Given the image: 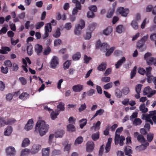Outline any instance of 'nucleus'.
I'll list each match as a JSON object with an SVG mask.
<instances>
[{
  "label": "nucleus",
  "instance_id": "obj_1",
  "mask_svg": "<svg viewBox=\"0 0 156 156\" xmlns=\"http://www.w3.org/2000/svg\"><path fill=\"white\" fill-rule=\"evenodd\" d=\"M49 127V125L46 124L44 121L39 120L36 125L35 131L39 132L40 135L43 136L48 131Z\"/></svg>",
  "mask_w": 156,
  "mask_h": 156
},
{
  "label": "nucleus",
  "instance_id": "obj_2",
  "mask_svg": "<svg viewBox=\"0 0 156 156\" xmlns=\"http://www.w3.org/2000/svg\"><path fill=\"white\" fill-rule=\"evenodd\" d=\"M51 24L52 25L55 26L56 24V21L52 20L50 23H47L44 27V34L42 36L43 39H45L49 36V33L51 32L52 31Z\"/></svg>",
  "mask_w": 156,
  "mask_h": 156
},
{
  "label": "nucleus",
  "instance_id": "obj_3",
  "mask_svg": "<svg viewBox=\"0 0 156 156\" xmlns=\"http://www.w3.org/2000/svg\"><path fill=\"white\" fill-rule=\"evenodd\" d=\"M148 34L144 36L137 42L136 47L139 49V51H143L146 49V46H144V45L148 39Z\"/></svg>",
  "mask_w": 156,
  "mask_h": 156
},
{
  "label": "nucleus",
  "instance_id": "obj_4",
  "mask_svg": "<svg viewBox=\"0 0 156 156\" xmlns=\"http://www.w3.org/2000/svg\"><path fill=\"white\" fill-rule=\"evenodd\" d=\"M85 25V23L84 21L82 19H80L79 23L75 26L74 30V34L77 36L80 35L81 34V30L84 27Z\"/></svg>",
  "mask_w": 156,
  "mask_h": 156
},
{
  "label": "nucleus",
  "instance_id": "obj_5",
  "mask_svg": "<svg viewBox=\"0 0 156 156\" xmlns=\"http://www.w3.org/2000/svg\"><path fill=\"white\" fill-rule=\"evenodd\" d=\"M116 12L117 13L121 14L122 16L126 17L129 12V10L128 9L121 7L117 8Z\"/></svg>",
  "mask_w": 156,
  "mask_h": 156
},
{
  "label": "nucleus",
  "instance_id": "obj_6",
  "mask_svg": "<svg viewBox=\"0 0 156 156\" xmlns=\"http://www.w3.org/2000/svg\"><path fill=\"white\" fill-rule=\"evenodd\" d=\"M58 64V57L56 56H53L50 62V67L52 69H55Z\"/></svg>",
  "mask_w": 156,
  "mask_h": 156
},
{
  "label": "nucleus",
  "instance_id": "obj_7",
  "mask_svg": "<svg viewBox=\"0 0 156 156\" xmlns=\"http://www.w3.org/2000/svg\"><path fill=\"white\" fill-rule=\"evenodd\" d=\"M41 146L40 144H34L30 151V152L32 154L37 153L41 149Z\"/></svg>",
  "mask_w": 156,
  "mask_h": 156
},
{
  "label": "nucleus",
  "instance_id": "obj_8",
  "mask_svg": "<svg viewBox=\"0 0 156 156\" xmlns=\"http://www.w3.org/2000/svg\"><path fill=\"white\" fill-rule=\"evenodd\" d=\"M86 145V151L88 152H92L94 147V142L91 141H89L87 142Z\"/></svg>",
  "mask_w": 156,
  "mask_h": 156
},
{
  "label": "nucleus",
  "instance_id": "obj_9",
  "mask_svg": "<svg viewBox=\"0 0 156 156\" xmlns=\"http://www.w3.org/2000/svg\"><path fill=\"white\" fill-rule=\"evenodd\" d=\"M134 136L136 138L139 142L140 143H144L146 142V140L143 136L141 134H139V133L137 132L134 133Z\"/></svg>",
  "mask_w": 156,
  "mask_h": 156
},
{
  "label": "nucleus",
  "instance_id": "obj_10",
  "mask_svg": "<svg viewBox=\"0 0 156 156\" xmlns=\"http://www.w3.org/2000/svg\"><path fill=\"white\" fill-rule=\"evenodd\" d=\"M5 151L7 156H14L16 153L15 148L12 147H7Z\"/></svg>",
  "mask_w": 156,
  "mask_h": 156
},
{
  "label": "nucleus",
  "instance_id": "obj_11",
  "mask_svg": "<svg viewBox=\"0 0 156 156\" xmlns=\"http://www.w3.org/2000/svg\"><path fill=\"white\" fill-rule=\"evenodd\" d=\"M42 46L39 44H37L34 46V50L37 54L38 55H41L43 51Z\"/></svg>",
  "mask_w": 156,
  "mask_h": 156
},
{
  "label": "nucleus",
  "instance_id": "obj_12",
  "mask_svg": "<svg viewBox=\"0 0 156 156\" xmlns=\"http://www.w3.org/2000/svg\"><path fill=\"white\" fill-rule=\"evenodd\" d=\"M83 86L80 84H78L73 86L72 89L75 92H80L83 89Z\"/></svg>",
  "mask_w": 156,
  "mask_h": 156
},
{
  "label": "nucleus",
  "instance_id": "obj_13",
  "mask_svg": "<svg viewBox=\"0 0 156 156\" xmlns=\"http://www.w3.org/2000/svg\"><path fill=\"white\" fill-rule=\"evenodd\" d=\"M65 133L64 131L61 129L57 130L55 133V137L56 138H62Z\"/></svg>",
  "mask_w": 156,
  "mask_h": 156
},
{
  "label": "nucleus",
  "instance_id": "obj_14",
  "mask_svg": "<svg viewBox=\"0 0 156 156\" xmlns=\"http://www.w3.org/2000/svg\"><path fill=\"white\" fill-rule=\"evenodd\" d=\"M151 118V117L147 115V114H143L142 115V119H145L146 122H149L151 125H153V121Z\"/></svg>",
  "mask_w": 156,
  "mask_h": 156
},
{
  "label": "nucleus",
  "instance_id": "obj_15",
  "mask_svg": "<svg viewBox=\"0 0 156 156\" xmlns=\"http://www.w3.org/2000/svg\"><path fill=\"white\" fill-rule=\"evenodd\" d=\"M33 123L32 119H29L25 126V129L27 131L31 129L33 127Z\"/></svg>",
  "mask_w": 156,
  "mask_h": 156
},
{
  "label": "nucleus",
  "instance_id": "obj_16",
  "mask_svg": "<svg viewBox=\"0 0 156 156\" xmlns=\"http://www.w3.org/2000/svg\"><path fill=\"white\" fill-rule=\"evenodd\" d=\"M12 131V128L11 126H8L5 129L4 131V135L5 136H10Z\"/></svg>",
  "mask_w": 156,
  "mask_h": 156
},
{
  "label": "nucleus",
  "instance_id": "obj_17",
  "mask_svg": "<svg viewBox=\"0 0 156 156\" xmlns=\"http://www.w3.org/2000/svg\"><path fill=\"white\" fill-rule=\"evenodd\" d=\"M107 63L105 62H102L97 67V69L100 71H104L106 68Z\"/></svg>",
  "mask_w": 156,
  "mask_h": 156
},
{
  "label": "nucleus",
  "instance_id": "obj_18",
  "mask_svg": "<svg viewBox=\"0 0 156 156\" xmlns=\"http://www.w3.org/2000/svg\"><path fill=\"white\" fill-rule=\"evenodd\" d=\"M109 48V45L106 42H104L102 44L100 48L101 51L104 52H106Z\"/></svg>",
  "mask_w": 156,
  "mask_h": 156
},
{
  "label": "nucleus",
  "instance_id": "obj_19",
  "mask_svg": "<svg viewBox=\"0 0 156 156\" xmlns=\"http://www.w3.org/2000/svg\"><path fill=\"white\" fill-rule=\"evenodd\" d=\"M114 7L112 8H110L108 11V12L106 14V17L108 18H111L113 16L115 12Z\"/></svg>",
  "mask_w": 156,
  "mask_h": 156
},
{
  "label": "nucleus",
  "instance_id": "obj_20",
  "mask_svg": "<svg viewBox=\"0 0 156 156\" xmlns=\"http://www.w3.org/2000/svg\"><path fill=\"white\" fill-rule=\"evenodd\" d=\"M113 29L111 26H108L103 30V34L105 35L110 34L112 32Z\"/></svg>",
  "mask_w": 156,
  "mask_h": 156
},
{
  "label": "nucleus",
  "instance_id": "obj_21",
  "mask_svg": "<svg viewBox=\"0 0 156 156\" xmlns=\"http://www.w3.org/2000/svg\"><path fill=\"white\" fill-rule=\"evenodd\" d=\"M156 60L155 58L153 57H150L145 60L147 64L150 66L154 64V62Z\"/></svg>",
  "mask_w": 156,
  "mask_h": 156
},
{
  "label": "nucleus",
  "instance_id": "obj_22",
  "mask_svg": "<svg viewBox=\"0 0 156 156\" xmlns=\"http://www.w3.org/2000/svg\"><path fill=\"white\" fill-rule=\"evenodd\" d=\"M125 61L126 58L125 57H122L121 59L118 61L117 63L115 64V68L116 69L119 68L120 66H121Z\"/></svg>",
  "mask_w": 156,
  "mask_h": 156
},
{
  "label": "nucleus",
  "instance_id": "obj_23",
  "mask_svg": "<svg viewBox=\"0 0 156 156\" xmlns=\"http://www.w3.org/2000/svg\"><path fill=\"white\" fill-rule=\"evenodd\" d=\"M1 49H0V53L5 54L7 53V51H11V48L8 47L2 46Z\"/></svg>",
  "mask_w": 156,
  "mask_h": 156
},
{
  "label": "nucleus",
  "instance_id": "obj_24",
  "mask_svg": "<svg viewBox=\"0 0 156 156\" xmlns=\"http://www.w3.org/2000/svg\"><path fill=\"white\" fill-rule=\"evenodd\" d=\"M29 94L26 92L22 93L19 96V98L23 100H25L29 97Z\"/></svg>",
  "mask_w": 156,
  "mask_h": 156
},
{
  "label": "nucleus",
  "instance_id": "obj_25",
  "mask_svg": "<svg viewBox=\"0 0 156 156\" xmlns=\"http://www.w3.org/2000/svg\"><path fill=\"white\" fill-rule=\"evenodd\" d=\"M27 54L29 56H31L33 54V46L30 44H29L27 45Z\"/></svg>",
  "mask_w": 156,
  "mask_h": 156
},
{
  "label": "nucleus",
  "instance_id": "obj_26",
  "mask_svg": "<svg viewBox=\"0 0 156 156\" xmlns=\"http://www.w3.org/2000/svg\"><path fill=\"white\" fill-rule=\"evenodd\" d=\"M30 144V141L27 138H25L23 140L22 144V147H26L28 145Z\"/></svg>",
  "mask_w": 156,
  "mask_h": 156
},
{
  "label": "nucleus",
  "instance_id": "obj_27",
  "mask_svg": "<svg viewBox=\"0 0 156 156\" xmlns=\"http://www.w3.org/2000/svg\"><path fill=\"white\" fill-rule=\"evenodd\" d=\"M67 131L70 133H72L76 131V128L75 126L72 124H69L67 126Z\"/></svg>",
  "mask_w": 156,
  "mask_h": 156
},
{
  "label": "nucleus",
  "instance_id": "obj_28",
  "mask_svg": "<svg viewBox=\"0 0 156 156\" xmlns=\"http://www.w3.org/2000/svg\"><path fill=\"white\" fill-rule=\"evenodd\" d=\"M16 122V120L13 118L8 119L6 121V125H12Z\"/></svg>",
  "mask_w": 156,
  "mask_h": 156
},
{
  "label": "nucleus",
  "instance_id": "obj_29",
  "mask_svg": "<svg viewBox=\"0 0 156 156\" xmlns=\"http://www.w3.org/2000/svg\"><path fill=\"white\" fill-rule=\"evenodd\" d=\"M81 6H76L73 9L72 11V14L76 15L78 12V10L81 9Z\"/></svg>",
  "mask_w": 156,
  "mask_h": 156
},
{
  "label": "nucleus",
  "instance_id": "obj_30",
  "mask_svg": "<svg viewBox=\"0 0 156 156\" xmlns=\"http://www.w3.org/2000/svg\"><path fill=\"white\" fill-rule=\"evenodd\" d=\"M122 92L119 89L117 88L115 90V95L117 98H120L122 96Z\"/></svg>",
  "mask_w": 156,
  "mask_h": 156
},
{
  "label": "nucleus",
  "instance_id": "obj_31",
  "mask_svg": "<svg viewBox=\"0 0 156 156\" xmlns=\"http://www.w3.org/2000/svg\"><path fill=\"white\" fill-rule=\"evenodd\" d=\"M49 147L43 149L42 151V156H49Z\"/></svg>",
  "mask_w": 156,
  "mask_h": 156
},
{
  "label": "nucleus",
  "instance_id": "obj_32",
  "mask_svg": "<svg viewBox=\"0 0 156 156\" xmlns=\"http://www.w3.org/2000/svg\"><path fill=\"white\" fill-rule=\"evenodd\" d=\"M61 34L60 29L58 27L56 29L55 33L52 34V36L54 37L57 38L60 36Z\"/></svg>",
  "mask_w": 156,
  "mask_h": 156
},
{
  "label": "nucleus",
  "instance_id": "obj_33",
  "mask_svg": "<svg viewBox=\"0 0 156 156\" xmlns=\"http://www.w3.org/2000/svg\"><path fill=\"white\" fill-rule=\"evenodd\" d=\"M65 104L62 102H60L59 103V104L57 106V108L59 109V110L58 111H63L65 110Z\"/></svg>",
  "mask_w": 156,
  "mask_h": 156
},
{
  "label": "nucleus",
  "instance_id": "obj_34",
  "mask_svg": "<svg viewBox=\"0 0 156 156\" xmlns=\"http://www.w3.org/2000/svg\"><path fill=\"white\" fill-rule=\"evenodd\" d=\"M87 120L86 119H83L79 121L80 122H83L81 123L80 125V127L81 129H83V127L86 125L87 123Z\"/></svg>",
  "mask_w": 156,
  "mask_h": 156
},
{
  "label": "nucleus",
  "instance_id": "obj_35",
  "mask_svg": "<svg viewBox=\"0 0 156 156\" xmlns=\"http://www.w3.org/2000/svg\"><path fill=\"white\" fill-rule=\"evenodd\" d=\"M116 29V32L119 34L122 33L124 30L123 26L121 25L117 26Z\"/></svg>",
  "mask_w": 156,
  "mask_h": 156
},
{
  "label": "nucleus",
  "instance_id": "obj_36",
  "mask_svg": "<svg viewBox=\"0 0 156 156\" xmlns=\"http://www.w3.org/2000/svg\"><path fill=\"white\" fill-rule=\"evenodd\" d=\"M59 112L57 111V112H55L53 111L51 112L50 114V116L51 119L52 120H55L57 118V116L59 115Z\"/></svg>",
  "mask_w": 156,
  "mask_h": 156
},
{
  "label": "nucleus",
  "instance_id": "obj_37",
  "mask_svg": "<svg viewBox=\"0 0 156 156\" xmlns=\"http://www.w3.org/2000/svg\"><path fill=\"white\" fill-rule=\"evenodd\" d=\"M81 57V54L79 52H77L72 56V59L74 61L79 60Z\"/></svg>",
  "mask_w": 156,
  "mask_h": 156
},
{
  "label": "nucleus",
  "instance_id": "obj_38",
  "mask_svg": "<svg viewBox=\"0 0 156 156\" xmlns=\"http://www.w3.org/2000/svg\"><path fill=\"white\" fill-rule=\"evenodd\" d=\"M151 90V89L149 86H147L145 87L143 90V94L145 96L147 95L149 93L150 91Z\"/></svg>",
  "mask_w": 156,
  "mask_h": 156
},
{
  "label": "nucleus",
  "instance_id": "obj_39",
  "mask_svg": "<svg viewBox=\"0 0 156 156\" xmlns=\"http://www.w3.org/2000/svg\"><path fill=\"white\" fill-rule=\"evenodd\" d=\"M99 137V132L98 131L95 133L91 135L92 139L94 141H96L98 140Z\"/></svg>",
  "mask_w": 156,
  "mask_h": 156
},
{
  "label": "nucleus",
  "instance_id": "obj_40",
  "mask_svg": "<svg viewBox=\"0 0 156 156\" xmlns=\"http://www.w3.org/2000/svg\"><path fill=\"white\" fill-rule=\"evenodd\" d=\"M131 25L134 30H137L138 28L137 22L136 20H133L131 23Z\"/></svg>",
  "mask_w": 156,
  "mask_h": 156
},
{
  "label": "nucleus",
  "instance_id": "obj_41",
  "mask_svg": "<svg viewBox=\"0 0 156 156\" xmlns=\"http://www.w3.org/2000/svg\"><path fill=\"white\" fill-rule=\"evenodd\" d=\"M71 64V60H68L64 63L63 65V67L64 69H68Z\"/></svg>",
  "mask_w": 156,
  "mask_h": 156
},
{
  "label": "nucleus",
  "instance_id": "obj_42",
  "mask_svg": "<svg viewBox=\"0 0 156 156\" xmlns=\"http://www.w3.org/2000/svg\"><path fill=\"white\" fill-rule=\"evenodd\" d=\"M137 67L135 66L130 72V78L132 79L135 76L136 72Z\"/></svg>",
  "mask_w": 156,
  "mask_h": 156
},
{
  "label": "nucleus",
  "instance_id": "obj_43",
  "mask_svg": "<svg viewBox=\"0 0 156 156\" xmlns=\"http://www.w3.org/2000/svg\"><path fill=\"white\" fill-rule=\"evenodd\" d=\"M115 49V47H112L108 49L105 53V56L107 57L109 56L113 52Z\"/></svg>",
  "mask_w": 156,
  "mask_h": 156
},
{
  "label": "nucleus",
  "instance_id": "obj_44",
  "mask_svg": "<svg viewBox=\"0 0 156 156\" xmlns=\"http://www.w3.org/2000/svg\"><path fill=\"white\" fill-rule=\"evenodd\" d=\"M142 120L140 118H135L133 122V124L135 126L140 125L142 123Z\"/></svg>",
  "mask_w": 156,
  "mask_h": 156
},
{
  "label": "nucleus",
  "instance_id": "obj_45",
  "mask_svg": "<svg viewBox=\"0 0 156 156\" xmlns=\"http://www.w3.org/2000/svg\"><path fill=\"white\" fill-rule=\"evenodd\" d=\"M145 108V104L143 103L140 105L139 107L140 110L142 112V113H145L147 112L148 109L147 108H145V110L144 111L143 109Z\"/></svg>",
  "mask_w": 156,
  "mask_h": 156
},
{
  "label": "nucleus",
  "instance_id": "obj_46",
  "mask_svg": "<svg viewBox=\"0 0 156 156\" xmlns=\"http://www.w3.org/2000/svg\"><path fill=\"white\" fill-rule=\"evenodd\" d=\"M130 147L129 146H126L124 149V152L126 155H129L132 153V150L131 149L128 148L127 147Z\"/></svg>",
  "mask_w": 156,
  "mask_h": 156
},
{
  "label": "nucleus",
  "instance_id": "obj_47",
  "mask_svg": "<svg viewBox=\"0 0 156 156\" xmlns=\"http://www.w3.org/2000/svg\"><path fill=\"white\" fill-rule=\"evenodd\" d=\"M154 136V134L152 133H150L147 135V139L148 142H151L153 139Z\"/></svg>",
  "mask_w": 156,
  "mask_h": 156
},
{
  "label": "nucleus",
  "instance_id": "obj_48",
  "mask_svg": "<svg viewBox=\"0 0 156 156\" xmlns=\"http://www.w3.org/2000/svg\"><path fill=\"white\" fill-rule=\"evenodd\" d=\"M129 88L127 87H124L122 90V93L124 95H127L129 92Z\"/></svg>",
  "mask_w": 156,
  "mask_h": 156
},
{
  "label": "nucleus",
  "instance_id": "obj_49",
  "mask_svg": "<svg viewBox=\"0 0 156 156\" xmlns=\"http://www.w3.org/2000/svg\"><path fill=\"white\" fill-rule=\"evenodd\" d=\"M51 51V48L49 46H48L46 48H45L43 52L44 55H48Z\"/></svg>",
  "mask_w": 156,
  "mask_h": 156
},
{
  "label": "nucleus",
  "instance_id": "obj_50",
  "mask_svg": "<svg viewBox=\"0 0 156 156\" xmlns=\"http://www.w3.org/2000/svg\"><path fill=\"white\" fill-rule=\"evenodd\" d=\"M96 90H95L91 88L89 90L86 92V94L88 96H91L94 94Z\"/></svg>",
  "mask_w": 156,
  "mask_h": 156
},
{
  "label": "nucleus",
  "instance_id": "obj_51",
  "mask_svg": "<svg viewBox=\"0 0 156 156\" xmlns=\"http://www.w3.org/2000/svg\"><path fill=\"white\" fill-rule=\"evenodd\" d=\"M95 16V14L92 11H89L87 13V16L88 18H94Z\"/></svg>",
  "mask_w": 156,
  "mask_h": 156
},
{
  "label": "nucleus",
  "instance_id": "obj_52",
  "mask_svg": "<svg viewBox=\"0 0 156 156\" xmlns=\"http://www.w3.org/2000/svg\"><path fill=\"white\" fill-rule=\"evenodd\" d=\"M83 140V138L82 136H79L76 139L75 142V144H81L82 143Z\"/></svg>",
  "mask_w": 156,
  "mask_h": 156
},
{
  "label": "nucleus",
  "instance_id": "obj_53",
  "mask_svg": "<svg viewBox=\"0 0 156 156\" xmlns=\"http://www.w3.org/2000/svg\"><path fill=\"white\" fill-rule=\"evenodd\" d=\"M97 24L95 23H93L90 25L88 26V28L90 31L92 32L94 30Z\"/></svg>",
  "mask_w": 156,
  "mask_h": 156
},
{
  "label": "nucleus",
  "instance_id": "obj_54",
  "mask_svg": "<svg viewBox=\"0 0 156 156\" xmlns=\"http://www.w3.org/2000/svg\"><path fill=\"white\" fill-rule=\"evenodd\" d=\"M44 24V23L43 22H38L35 25V28L36 29H39L42 27Z\"/></svg>",
  "mask_w": 156,
  "mask_h": 156
},
{
  "label": "nucleus",
  "instance_id": "obj_55",
  "mask_svg": "<svg viewBox=\"0 0 156 156\" xmlns=\"http://www.w3.org/2000/svg\"><path fill=\"white\" fill-rule=\"evenodd\" d=\"M29 150L27 148L23 149L21 151V156H26L28 153Z\"/></svg>",
  "mask_w": 156,
  "mask_h": 156
},
{
  "label": "nucleus",
  "instance_id": "obj_56",
  "mask_svg": "<svg viewBox=\"0 0 156 156\" xmlns=\"http://www.w3.org/2000/svg\"><path fill=\"white\" fill-rule=\"evenodd\" d=\"M91 59L92 58L91 57H88L86 55H84V62L86 64H88Z\"/></svg>",
  "mask_w": 156,
  "mask_h": 156
},
{
  "label": "nucleus",
  "instance_id": "obj_57",
  "mask_svg": "<svg viewBox=\"0 0 156 156\" xmlns=\"http://www.w3.org/2000/svg\"><path fill=\"white\" fill-rule=\"evenodd\" d=\"M152 69V68L151 66H148L146 68L145 74L146 75H151V72Z\"/></svg>",
  "mask_w": 156,
  "mask_h": 156
},
{
  "label": "nucleus",
  "instance_id": "obj_58",
  "mask_svg": "<svg viewBox=\"0 0 156 156\" xmlns=\"http://www.w3.org/2000/svg\"><path fill=\"white\" fill-rule=\"evenodd\" d=\"M120 139V135L117 133L115 134V145H117L119 144Z\"/></svg>",
  "mask_w": 156,
  "mask_h": 156
},
{
  "label": "nucleus",
  "instance_id": "obj_59",
  "mask_svg": "<svg viewBox=\"0 0 156 156\" xmlns=\"http://www.w3.org/2000/svg\"><path fill=\"white\" fill-rule=\"evenodd\" d=\"M145 70L142 67H139L138 69V72L139 74L142 75H144L145 74Z\"/></svg>",
  "mask_w": 156,
  "mask_h": 156
},
{
  "label": "nucleus",
  "instance_id": "obj_60",
  "mask_svg": "<svg viewBox=\"0 0 156 156\" xmlns=\"http://www.w3.org/2000/svg\"><path fill=\"white\" fill-rule=\"evenodd\" d=\"M90 11H92L94 12L97 11V7L96 5H90L88 7Z\"/></svg>",
  "mask_w": 156,
  "mask_h": 156
},
{
  "label": "nucleus",
  "instance_id": "obj_61",
  "mask_svg": "<svg viewBox=\"0 0 156 156\" xmlns=\"http://www.w3.org/2000/svg\"><path fill=\"white\" fill-rule=\"evenodd\" d=\"M142 85L140 84H137L135 87V90L136 92L140 93Z\"/></svg>",
  "mask_w": 156,
  "mask_h": 156
},
{
  "label": "nucleus",
  "instance_id": "obj_62",
  "mask_svg": "<svg viewBox=\"0 0 156 156\" xmlns=\"http://www.w3.org/2000/svg\"><path fill=\"white\" fill-rule=\"evenodd\" d=\"M136 150L138 151H144L145 149V148L142 145L136 146Z\"/></svg>",
  "mask_w": 156,
  "mask_h": 156
},
{
  "label": "nucleus",
  "instance_id": "obj_63",
  "mask_svg": "<svg viewBox=\"0 0 156 156\" xmlns=\"http://www.w3.org/2000/svg\"><path fill=\"white\" fill-rule=\"evenodd\" d=\"M72 27V24L69 22L66 23L64 25V28L68 30H69Z\"/></svg>",
  "mask_w": 156,
  "mask_h": 156
},
{
  "label": "nucleus",
  "instance_id": "obj_64",
  "mask_svg": "<svg viewBox=\"0 0 156 156\" xmlns=\"http://www.w3.org/2000/svg\"><path fill=\"white\" fill-rule=\"evenodd\" d=\"M112 86V83L110 82L107 83L103 87L105 90H108L111 88Z\"/></svg>",
  "mask_w": 156,
  "mask_h": 156
}]
</instances>
